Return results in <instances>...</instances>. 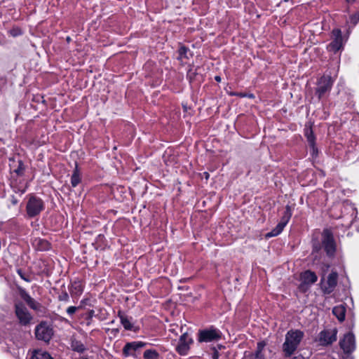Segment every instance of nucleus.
Segmentation results:
<instances>
[{
  "label": "nucleus",
  "mask_w": 359,
  "mask_h": 359,
  "mask_svg": "<svg viewBox=\"0 0 359 359\" xmlns=\"http://www.w3.org/2000/svg\"><path fill=\"white\" fill-rule=\"evenodd\" d=\"M340 347L346 353L353 352L355 348V336L353 333L348 332L346 334L344 338L339 341Z\"/></svg>",
  "instance_id": "obj_12"
},
{
  "label": "nucleus",
  "mask_w": 359,
  "mask_h": 359,
  "mask_svg": "<svg viewBox=\"0 0 359 359\" xmlns=\"http://www.w3.org/2000/svg\"><path fill=\"white\" fill-rule=\"evenodd\" d=\"M305 135L306 136L307 141L311 147L314 150L315 147V137L313 135V130L311 128L306 130Z\"/></svg>",
  "instance_id": "obj_24"
},
{
  "label": "nucleus",
  "mask_w": 359,
  "mask_h": 359,
  "mask_svg": "<svg viewBox=\"0 0 359 359\" xmlns=\"http://www.w3.org/2000/svg\"><path fill=\"white\" fill-rule=\"evenodd\" d=\"M333 40L329 44L327 48L330 51L337 53L338 50L343 48L348 36L343 37L341 31L339 29H334L332 31Z\"/></svg>",
  "instance_id": "obj_4"
},
{
  "label": "nucleus",
  "mask_w": 359,
  "mask_h": 359,
  "mask_svg": "<svg viewBox=\"0 0 359 359\" xmlns=\"http://www.w3.org/2000/svg\"><path fill=\"white\" fill-rule=\"evenodd\" d=\"M215 79L217 81H220V80H221V79H220V77L219 76H216Z\"/></svg>",
  "instance_id": "obj_37"
},
{
  "label": "nucleus",
  "mask_w": 359,
  "mask_h": 359,
  "mask_svg": "<svg viewBox=\"0 0 359 359\" xmlns=\"http://www.w3.org/2000/svg\"><path fill=\"white\" fill-rule=\"evenodd\" d=\"M81 182V177L79 170L78 169V165L76 164L75 169L71 177V184L73 187H76Z\"/></svg>",
  "instance_id": "obj_21"
},
{
  "label": "nucleus",
  "mask_w": 359,
  "mask_h": 359,
  "mask_svg": "<svg viewBox=\"0 0 359 359\" xmlns=\"http://www.w3.org/2000/svg\"><path fill=\"white\" fill-rule=\"evenodd\" d=\"M323 245L328 256H332L336 250L333 235L330 230L325 229L323 233Z\"/></svg>",
  "instance_id": "obj_7"
},
{
  "label": "nucleus",
  "mask_w": 359,
  "mask_h": 359,
  "mask_svg": "<svg viewBox=\"0 0 359 359\" xmlns=\"http://www.w3.org/2000/svg\"><path fill=\"white\" fill-rule=\"evenodd\" d=\"M221 338V333L218 330L210 329L200 330L198 332L199 342H210L217 341Z\"/></svg>",
  "instance_id": "obj_8"
},
{
  "label": "nucleus",
  "mask_w": 359,
  "mask_h": 359,
  "mask_svg": "<svg viewBox=\"0 0 359 359\" xmlns=\"http://www.w3.org/2000/svg\"><path fill=\"white\" fill-rule=\"evenodd\" d=\"M15 314L22 325L29 324L32 319L31 314L22 303L15 304Z\"/></svg>",
  "instance_id": "obj_10"
},
{
  "label": "nucleus",
  "mask_w": 359,
  "mask_h": 359,
  "mask_svg": "<svg viewBox=\"0 0 359 359\" xmlns=\"http://www.w3.org/2000/svg\"><path fill=\"white\" fill-rule=\"evenodd\" d=\"M204 175H205V178L206 179H208L209 177V174L208 172H204Z\"/></svg>",
  "instance_id": "obj_38"
},
{
  "label": "nucleus",
  "mask_w": 359,
  "mask_h": 359,
  "mask_svg": "<svg viewBox=\"0 0 359 359\" xmlns=\"http://www.w3.org/2000/svg\"><path fill=\"white\" fill-rule=\"evenodd\" d=\"M265 346V342H258L255 353L250 354L249 355H245V359H265L264 355L262 353V351Z\"/></svg>",
  "instance_id": "obj_15"
},
{
  "label": "nucleus",
  "mask_w": 359,
  "mask_h": 359,
  "mask_svg": "<svg viewBox=\"0 0 359 359\" xmlns=\"http://www.w3.org/2000/svg\"><path fill=\"white\" fill-rule=\"evenodd\" d=\"M71 347L77 352H83L85 350L84 345L80 341L73 337L71 339Z\"/></svg>",
  "instance_id": "obj_22"
},
{
  "label": "nucleus",
  "mask_w": 359,
  "mask_h": 359,
  "mask_svg": "<svg viewBox=\"0 0 359 359\" xmlns=\"http://www.w3.org/2000/svg\"><path fill=\"white\" fill-rule=\"evenodd\" d=\"M344 359H353L351 357L347 355L346 358H344Z\"/></svg>",
  "instance_id": "obj_40"
},
{
  "label": "nucleus",
  "mask_w": 359,
  "mask_h": 359,
  "mask_svg": "<svg viewBox=\"0 0 359 359\" xmlns=\"http://www.w3.org/2000/svg\"><path fill=\"white\" fill-rule=\"evenodd\" d=\"M317 279V276L314 272L306 271L301 275L302 283L300 287L302 289L307 288L309 286L316 283Z\"/></svg>",
  "instance_id": "obj_13"
},
{
  "label": "nucleus",
  "mask_w": 359,
  "mask_h": 359,
  "mask_svg": "<svg viewBox=\"0 0 359 359\" xmlns=\"http://www.w3.org/2000/svg\"><path fill=\"white\" fill-rule=\"evenodd\" d=\"M20 295L31 309L34 310L39 309L40 304L38 302H36L33 298H32L30 295L28 293H27L25 290H22L20 292Z\"/></svg>",
  "instance_id": "obj_16"
},
{
  "label": "nucleus",
  "mask_w": 359,
  "mask_h": 359,
  "mask_svg": "<svg viewBox=\"0 0 359 359\" xmlns=\"http://www.w3.org/2000/svg\"><path fill=\"white\" fill-rule=\"evenodd\" d=\"M193 343V339L185 332L182 334L179 339V342L176 346L177 352L181 355H186L190 348L189 346Z\"/></svg>",
  "instance_id": "obj_11"
},
{
  "label": "nucleus",
  "mask_w": 359,
  "mask_h": 359,
  "mask_svg": "<svg viewBox=\"0 0 359 359\" xmlns=\"http://www.w3.org/2000/svg\"><path fill=\"white\" fill-rule=\"evenodd\" d=\"M353 20H359V13H358V17H356V16L354 17Z\"/></svg>",
  "instance_id": "obj_39"
},
{
  "label": "nucleus",
  "mask_w": 359,
  "mask_h": 359,
  "mask_svg": "<svg viewBox=\"0 0 359 359\" xmlns=\"http://www.w3.org/2000/svg\"><path fill=\"white\" fill-rule=\"evenodd\" d=\"M304 336V332L299 330H291L287 332L285 342L283 344V351L286 357H290L294 353Z\"/></svg>",
  "instance_id": "obj_1"
},
{
  "label": "nucleus",
  "mask_w": 359,
  "mask_h": 359,
  "mask_svg": "<svg viewBox=\"0 0 359 359\" xmlns=\"http://www.w3.org/2000/svg\"><path fill=\"white\" fill-rule=\"evenodd\" d=\"M44 208V203L40 198L32 196L27 203V215L30 218L34 217L39 215L43 210Z\"/></svg>",
  "instance_id": "obj_3"
},
{
  "label": "nucleus",
  "mask_w": 359,
  "mask_h": 359,
  "mask_svg": "<svg viewBox=\"0 0 359 359\" xmlns=\"http://www.w3.org/2000/svg\"><path fill=\"white\" fill-rule=\"evenodd\" d=\"M9 34L13 37H17L22 34V29L18 27H13L11 29L8 31Z\"/></svg>",
  "instance_id": "obj_28"
},
{
  "label": "nucleus",
  "mask_w": 359,
  "mask_h": 359,
  "mask_svg": "<svg viewBox=\"0 0 359 359\" xmlns=\"http://www.w3.org/2000/svg\"><path fill=\"white\" fill-rule=\"evenodd\" d=\"M355 0H346L347 2L350 3V2H353Z\"/></svg>",
  "instance_id": "obj_41"
},
{
  "label": "nucleus",
  "mask_w": 359,
  "mask_h": 359,
  "mask_svg": "<svg viewBox=\"0 0 359 359\" xmlns=\"http://www.w3.org/2000/svg\"><path fill=\"white\" fill-rule=\"evenodd\" d=\"M11 203L13 205H16L18 203V200L13 196L11 197Z\"/></svg>",
  "instance_id": "obj_35"
},
{
  "label": "nucleus",
  "mask_w": 359,
  "mask_h": 359,
  "mask_svg": "<svg viewBox=\"0 0 359 359\" xmlns=\"http://www.w3.org/2000/svg\"><path fill=\"white\" fill-rule=\"evenodd\" d=\"M337 329L325 330L321 331L318 334V341L322 346H327L332 344L337 340Z\"/></svg>",
  "instance_id": "obj_9"
},
{
  "label": "nucleus",
  "mask_w": 359,
  "mask_h": 359,
  "mask_svg": "<svg viewBox=\"0 0 359 359\" xmlns=\"http://www.w3.org/2000/svg\"><path fill=\"white\" fill-rule=\"evenodd\" d=\"M144 359H160L158 353L155 350H147L144 353Z\"/></svg>",
  "instance_id": "obj_26"
},
{
  "label": "nucleus",
  "mask_w": 359,
  "mask_h": 359,
  "mask_svg": "<svg viewBox=\"0 0 359 359\" xmlns=\"http://www.w3.org/2000/svg\"><path fill=\"white\" fill-rule=\"evenodd\" d=\"M179 52V55H180V59H182V58H187L188 56H187V52H188V48H186L185 46H181L178 50Z\"/></svg>",
  "instance_id": "obj_29"
},
{
  "label": "nucleus",
  "mask_w": 359,
  "mask_h": 359,
  "mask_svg": "<svg viewBox=\"0 0 359 359\" xmlns=\"http://www.w3.org/2000/svg\"><path fill=\"white\" fill-rule=\"evenodd\" d=\"M291 359H305V358L302 355L299 354L298 355L294 356Z\"/></svg>",
  "instance_id": "obj_36"
},
{
  "label": "nucleus",
  "mask_w": 359,
  "mask_h": 359,
  "mask_svg": "<svg viewBox=\"0 0 359 359\" xmlns=\"http://www.w3.org/2000/svg\"><path fill=\"white\" fill-rule=\"evenodd\" d=\"M337 72L338 69L334 76H332L331 73L330 74H325L317 81L315 95L319 100L330 93L337 77Z\"/></svg>",
  "instance_id": "obj_2"
},
{
  "label": "nucleus",
  "mask_w": 359,
  "mask_h": 359,
  "mask_svg": "<svg viewBox=\"0 0 359 359\" xmlns=\"http://www.w3.org/2000/svg\"><path fill=\"white\" fill-rule=\"evenodd\" d=\"M35 334L36 337L39 340L48 342L52 338L53 331L50 325L46 323H41L36 326L35 329Z\"/></svg>",
  "instance_id": "obj_6"
},
{
  "label": "nucleus",
  "mask_w": 359,
  "mask_h": 359,
  "mask_svg": "<svg viewBox=\"0 0 359 359\" xmlns=\"http://www.w3.org/2000/svg\"><path fill=\"white\" fill-rule=\"evenodd\" d=\"M285 226L286 225L280 222L274 229L266 234V237L271 238L279 235L283 231Z\"/></svg>",
  "instance_id": "obj_19"
},
{
  "label": "nucleus",
  "mask_w": 359,
  "mask_h": 359,
  "mask_svg": "<svg viewBox=\"0 0 359 359\" xmlns=\"http://www.w3.org/2000/svg\"><path fill=\"white\" fill-rule=\"evenodd\" d=\"M72 291L76 294H81L83 291V286L80 281H74L72 284Z\"/></svg>",
  "instance_id": "obj_27"
},
{
  "label": "nucleus",
  "mask_w": 359,
  "mask_h": 359,
  "mask_svg": "<svg viewBox=\"0 0 359 359\" xmlns=\"http://www.w3.org/2000/svg\"><path fill=\"white\" fill-rule=\"evenodd\" d=\"M31 359H53V358L46 351L35 350L33 352Z\"/></svg>",
  "instance_id": "obj_20"
},
{
  "label": "nucleus",
  "mask_w": 359,
  "mask_h": 359,
  "mask_svg": "<svg viewBox=\"0 0 359 359\" xmlns=\"http://www.w3.org/2000/svg\"><path fill=\"white\" fill-rule=\"evenodd\" d=\"M34 243L39 250H47L50 248L49 243L45 240L36 239Z\"/></svg>",
  "instance_id": "obj_23"
},
{
  "label": "nucleus",
  "mask_w": 359,
  "mask_h": 359,
  "mask_svg": "<svg viewBox=\"0 0 359 359\" xmlns=\"http://www.w3.org/2000/svg\"><path fill=\"white\" fill-rule=\"evenodd\" d=\"M22 170H23V168H22V163L21 161L19 162V166L18 168L15 170L14 171L18 174V175H21L22 172Z\"/></svg>",
  "instance_id": "obj_32"
},
{
  "label": "nucleus",
  "mask_w": 359,
  "mask_h": 359,
  "mask_svg": "<svg viewBox=\"0 0 359 359\" xmlns=\"http://www.w3.org/2000/svg\"><path fill=\"white\" fill-rule=\"evenodd\" d=\"M338 280V273L336 271H332L330 273L327 280H324V278L321 279V289L324 294H329L332 293L337 285Z\"/></svg>",
  "instance_id": "obj_5"
},
{
  "label": "nucleus",
  "mask_w": 359,
  "mask_h": 359,
  "mask_svg": "<svg viewBox=\"0 0 359 359\" xmlns=\"http://www.w3.org/2000/svg\"><path fill=\"white\" fill-rule=\"evenodd\" d=\"M146 344L142 341L128 342L124 346L123 353L126 356L134 355L137 350L144 347Z\"/></svg>",
  "instance_id": "obj_14"
},
{
  "label": "nucleus",
  "mask_w": 359,
  "mask_h": 359,
  "mask_svg": "<svg viewBox=\"0 0 359 359\" xmlns=\"http://www.w3.org/2000/svg\"><path fill=\"white\" fill-rule=\"evenodd\" d=\"M118 316L120 318L121 323L124 328L127 330H132L133 324L131 323L130 320L120 311L118 313Z\"/></svg>",
  "instance_id": "obj_18"
},
{
  "label": "nucleus",
  "mask_w": 359,
  "mask_h": 359,
  "mask_svg": "<svg viewBox=\"0 0 359 359\" xmlns=\"http://www.w3.org/2000/svg\"><path fill=\"white\" fill-rule=\"evenodd\" d=\"M18 275L20 276V278L22 279H23L24 280L27 281V282H30V280L29 278H27L25 274L22 273V270L21 269H18Z\"/></svg>",
  "instance_id": "obj_31"
},
{
  "label": "nucleus",
  "mask_w": 359,
  "mask_h": 359,
  "mask_svg": "<svg viewBox=\"0 0 359 359\" xmlns=\"http://www.w3.org/2000/svg\"><path fill=\"white\" fill-rule=\"evenodd\" d=\"M77 310V308L76 306H69L67 309V313L69 314V315H73L76 311Z\"/></svg>",
  "instance_id": "obj_30"
},
{
  "label": "nucleus",
  "mask_w": 359,
  "mask_h": 359,
  "mask_svg": "<svg viewBox=\"0 0 359 359\" xmlns=\"http://www.w3.org/2000/svg\"><path fill=\"white\" fill-rule=\"evenodd\" d=\"M346 309L343 306H334L332 309V313L337 318V319L342 322L345 319Z\"/></svg>",
  "instance_id": "obj_17"
},
{
  "label": "nucleus",
  "mask_w": 359,
  "mask_h": 359,
  "mask_svg": "<svg viewBox=\"0 0 359 359\" xmlns=\"http://www.w3.org/2000/svg\"><path fill=\"white\" fill-rule=\"evenodd\" d=\"M219 354L218 351L215 348H213V353L212 355V359H219Z\"/></svg>",
  "instance_id": "obj_33"
},
{
  "label": "nucleus",
  "mask_w": 359,
  "mask_h": 359,
  "mask_svg": "<svg viewBox=\"0 0 359 359\" xmlns=\"http://www.w3.org/2000/svg\"><path fill=\"white\" fill-rule=\"evenodd\" d=\"M69 298V296L67 292L63 293L62 295H60L59 299L61 301H67Z\"/></svg>",
  "instance_id": "obj_34"
},
{
  "label": "nucleus",
  "mask_w": 359,
  "mask_h": 359,
  "mask_svg": "<svg viewBox=\"0 0 359 359\" xmlns=\"http://www.w3.org/2000/svg\"><path fill=\"white\" fill-rule=\"evenodd\" d=\"M291 216H292L291 208L289 205H287L285 208V210L284 211L283 215L282 216L280 222H281L285 225H286L287 224V222H289L290 219L291 218Z\"/></svg>",
  "instance_id": "obj_25"
}]
</instances>
